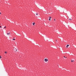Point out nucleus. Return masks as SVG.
I'll list each match as a JSON object with an SVG mask.
<instances>
[{"label":"nucleus","instance_id":"nucleus-6","mask_svg":"<svg viewBox=\"0 0 76 76\" xmlns=\"http://www.w3.org/2000/svg\"><path fill=\"white\" fill-rule=\"evenodd\" d=\"M7 52L6 51L5 52V54H7Z\"/></svg>","mask_w":76,"mask_h":76},{"label":"nucleus","instance_id":"nucleus-8","mask_svg":"<svg viewBox=\"0 0 76 76\" xmlns=\"http://www.w3.org/2000/svg\"><path fill=\"white\" fill-rule=\"evenodd\" d=\"M49 19H51V17H49Z\"/></svg>","mask_w":76,"mask_h":76},{"label":"nucleus","instance_id":"nucleus-3","mask_svg":"<svg viewBox=\"0 0 76 76\" xmlns=\"http://www.w3.org/2000/svg\"><path fill=\"white\" fill-rule=\"evenodd\" d=\"M69 45H67V46H66V48H68V47H69Z\"/></svg>","mask_w":76,"mask_h":76},{"label":"nucleus","instance_id":"nucleus-1","mask_svg":"<svg viewBox=\"0 0 76 76\" xmlns=\"http://www.w3.org/2000/svg\"><path fill=\"white\" fill-rule=\"evenodd\" d=\"M14 50L15 51H17V50H18V49H17L16 48H15L14 49Z\"/></svg>","mask_w":76,"mask_h":76},{"label":"nucleus","instance_id":"nucleus-10","mask_svg":"<svg viewBox=\"0 0 76 76\" xmlns=\"http://www.w3.org/2000/svg\"><path fill=\"white\" fill-rule=\"evenodd\" d=\"M49 20H50V21L51 20V19L49 18Z\"/></svg>","mask_w":76,"mask_h":76},{"label":"nucleus","instance_id":"nucleus-13","mask_svg":"<svg viewBox=\"0 0 76 76\" xmlns=\"http://www.w3.org/2000/svg\"><path fill=\"white\" fill-rule=\"evenodd\" d=\"M13 40H15V39H13Z\"/></svg>","mask_w":76,"mask_h":76},{"label":"nucleus","instance_id":"nucleus-5","mask_svg":"<svg viewBox=\"0 0 76 76\" xmlns=\"http://www.w3.org/2000/svg\"><path fill=\"white\" fill-rule=\"evenodd\" d=\"M35 23H33V25H35Z\"/></svg>","mask_w":76,"mask_h":76},{"label":"nucleus","instance_id":"nucleus-9","mask_svg":"<svg viewBox=\"0 0 76 76\" xmlns=\"http://www.w3.org/2000/svg\"><path fill=\"white\" fill-rule=\"evenodd\" d=\"M6 28V26H5L4 27V28Z\"/></svg>","mask_w":76,"mask_h":76},{"label":"nucleus","instance_id":"nucleus-11","mask_svg":"<svg viewBox=\"0 0 76 76\" xmlns=\"http://www.w3.org/2000/svg\"><path fill=\"white\" fill-rule=\"evenodd\" d=\"M69 20H72V19H69Z\"/></svg>","mask_w":76,"mask_h":76},{"label":"nucleus","instance_id":"nucleus-2","mask_svg":"<svg viewBox=\"0 0 76 76\" xmlns=\"http://www.w3.org/2000/svg\"><path fill=\"white\" fill-rule=\"evenodd\" d=\"M45 61H48V59L47 58H45Z\"/></svg>","mask_w":76,"mask_h":76},{"label":"nucleus","instance_id":"nucleus-15","mask_svg":"<svg viewBox=\"0 0 76 76\" xmlns=\"http://www.w3.org/2000/svg\"><path fill=\"white\" fill-rule=\"evenodd\" d=\"M0 28H1V26H0Z\"/></svg>","mask_w":76,"mask_h":76},{"label":"nucleus","instance_id":"nucleus-12","mask_svg":"<svg viewBox=\"0 0 76 76\" xmlns=\"http://www.w3.org/2000/svg\"><path fill=\"white\" fill-rule=\"evenodd\" d=\"M36 15L37 16L38 15V14L37 13H36Z\"/></svg>","mask_w":76,"mask_h":76},{"label":"nucleus","instance_id":"nucleus-18","mask_svg":"<svg viewBox=\"0 0 76 76\" xmlns=\"http://www.w3.org/2000/svg\"><path fill=\"white\" fill-rule=\"evenodd\" d=\"M64 57L65 58V56H64Z\"/></svg>","mask_w":76,"mask_h":76},{"label":"nucleus","instance_id":"nucleus-7","mask_svg":"<svg viewBox=\"0 0 76 76\" xmlns=\"http://www.w3.org/2000/svg\"><path fill=\"white\" fill-rule=\"evenodd\" d=\"M73 61H74V60H73H73H72L71 61V62H73Z\"/></svg>","mask_w":76,"mask_h":76},{"label":"nucleus","instance_id":"nucleus-19","mask_svg":"<svg viewBox=\"0 0 76 76\" xmlns=\"http://www.w3.org/2000/svg\"><path fill=\"white\" fill-rule=\"evenodd\" d=\"M65 58H66V57H65Z\"/></svg>","mask_w":76,"mask_h":76},{"label":"nucleus","instance_id":"nucleus-4","mask_svg":"<svg viewBox=\"0 0 76 76\" xmlns=\"http://www.w3.org/2000/svg\"><path fill=\"white\" fill-rule=\"evenodd\" d=\"M10 33H7V35H10Z\"/></svg>","mask_w":76,"mask_h":76},{"label":"nucleus","instance_id":"nucleus-17","mask_svg":"<svg viewBox=\"0 0 76 76\" xmlns=\"http://www.w3.org/2000/svg\"><path fill=\"white\" fill-rule=\"evenodd\" d=\"M0 58H1V56H0Z\"/></svg>","mask_w":76,"mask_h":76},{"label":"nucleus","instance_id":"nucleus-14","mask_svg":"<svg viewBox=\"0 0 76 76\" xmlns=\"http://www.w3.org/2000/svg\"><path fill=\"white\" fill-rule=\"evenodd\" d=\"M54 21H56V19H54Z\"/></svg>","mask_w":76,"mask_h":76},{"label":"nucleus","instance_id":"nucleus-16","mask_svg":"<svg viewBox=\"0 0 76 76\" xmlns=\"http://www.w3.org/2000/svg\"><path fill=\"white\" fill-rule=\"evenodd\" d=\"M1 14V13L0 12V14Z\"/></svg>","mask_w":76,"mask_h":76},{"label":"nucleus","instance_id":"nucleus-20","mask_svg":"<svg viewBox=\"0 0 76 76\" xmlns=\"http://www.w3.org/2000/svg\"><path fill=\"white\" fill-rule=\"evenodd\" d=\"M56 41H57V40H56Z\"/></svg>","mask_w":76,"mask_h":76}]
</instances>
